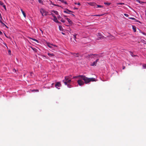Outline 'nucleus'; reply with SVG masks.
<instances>
[{
  "label": "nucleus",
  "mask_w": 146,
  "mask_h": 146,
  "mask_svg": "<svg viewBox=\"0 0 146 146\" xmlns=\"http://www.w3.org/2000/svg\"><path fill=\"white\" fill-rule=\"evenodd\" d=\"M74 78H78L82 79L86 84H88L91 81V78H88L84 75H79L73 77Z\"/></svg>",
  "instance_id": "nucleus-1"
},
{
  "label": "nucleus",
  "mask_w": 146,
  "mask_h": 146,
  "mask_svg": "<svg viewBox=\"0 0 146 146\" xmlns=\"http://www.w3.org/2000/svg\"><path fill=\"white\" fill-rule=\"evenodd\" d=\"M71 76H67L65 77L64 79L63 80V82L65 85H67V84H70L71 82L70 77Z\"/></svg>",
  "instance_id": "nucleus-2"
},
{
  "label": "nucleus",
  "mask_w": 146,
  "mask_h": 146,
  "mask_svg": "<svg viewBox=\"0 0 146 146\" xmlns=\"http://www.w3.org/2000/svg\"><path fill=\"white\" fill-rule=\"evenodd\" d=\"M47 45L50 48H52V50H55L56 49L54 48V47H57V46L55 45L51 44L49 43H47Z\"/></svg>",
  "instance_id": "nucleus-3"
},
{
  "label": "nucleus",
  "mask_w": 146,
  "mask_h": 146,
  "mask_svg": "<svg viewBox=\"0 0 146 146\" xmlns=\"http://www.w3.org/2000/svg\"><path fill=\"white\" fill-rule=\"evenodd\" d=\"M40 12L42 16H46L47 15L48 12L44 9H41L40 10Z\"/></svg>",
  "instance_id": "nucleus-4"
},
{
  "label": "nucleus",
  "mask_w": 146,
  "mask_h": 146,
  "mask_svg": "<svg viewBox=\"0 0 146 146\" xmlns=\"http://www.w3.org/2000/svg\"><path fill=\"white\" fill-rule=\"evenodd\" d=\"M79 79L77 81V82L78 84L80 86H82L84 85V83H85V82H84L83 81H82V79Z\"/></svg>",
  "instance_id": "nucleus-5"
},
{
  "label": "nucleus",
  "mask_w": 146,
  "mask_h": 146,
  "mask_svg": "<svg viewBox=\"0 0 146 146\" xmlns=\"http://www.w3.org/2000/svg\"><path fill=\"white\" fill-rule=\"evenodd\" d=\"M99 60V59L98 58L97 59L96 61L93 62L92 63V66H96L97 62Z\"/></svg>",
  "instance_id": "nucleus-6"
},
{
  "label": "nucleus",
  "mask_w": 146,
  "mask_h": 146,
  "mask_svg": "<svg viewBox=\"0 0 146 146\" xmlns=\"http://www.w3.org/2000/svg\"><path fill=\"white\" fill-rule=\"evenodd\" d=\"M97 36H98L100 37V38H105L104 36L102 34L100 33H98Z\"/></svg>",
  "instance_id": "nucleus-7"
},
{
  "label": "nucleus",
  "mask_w": 146,
  "mask_h": 146,
  "mask_svg": "<svg viewBox=\"0 0 146 146\" xmlns=\"http://www.w3.org/2000/svg\"><path fill=\"white\" fill-rule=\"evenodd\" d=\"M61 85L60 82H58L55 84V86L56 88H57V87H60Z\"/></svg>",
  "instance_id": "nucleus-8"
},
{
  "label": "nucleus",
  "mask_w": 146,
  "mask_h": 146,
  "mask_svg": "<svg viewBox=\"0 0 146 146\" xmlns=\"http://www.w3.org/2000/svg\"><path fill=\"white\" fill-rule=\"evenodd\" d=\"M99 56H100L98 54H92V58H98Z\"/></svg>",
  "instance_id": "nucleus-9"
},
{
  "label": "nucleus",
  "mask_w": 146,
  "mask_h": 146,
  "mask_svg": "<svg viewBox=\"0 0 146 146\" xmlns=\"http://www.w3.org/2000/svg\"><path fill=\"white\" fill-rule=\"evenodd\" d=\"M64 12L68 13V14H70V13H73V12L69 10L68 9H66V10L65 11H64Z\"/></svg>",
  "instance_id": "nucleus-10"
},
{
  "label": "nucleus",
  "mask_w": 146,
  "mask_h": 146,
  "mask_svg": "<svg viewBox=\"0 0 146 146\" xmlns=\"http://www.w3.org/2000/svg\"><path fill=\"white\" fill-rule=\"evenodd\" d=\"M94 7H95V8H103V6H102V5H96L94 6Z\"/></svg>",
  "instance_id": "nucleus-11"
},
{
  "label": "nucleus",
  "mask_w": 146,
  "mask_h": 146,
  "mask_svg": "<svg viewBox=\"0 0 146 146\" xmlns=\"http://www.w3.org/2000/svg\"><path fill=\"white\" fill-rule=\"evenodd\" d=\"M135 1L136 3V2L138 3H140V4H141L142 5L143 4V3H146V2H145L142 1Z\"/></svg>",
  "instance_id": "nucleus-12"
},
{
  "label": "nucleus",
  "mask_w": 146,
  "mask_h": 146,
  "mask_svg": "<svg viewBox=\"0 0 146 146\" xmlns=\"http://www.w3.org/2000/svg\"><path fill=\"white\" fill-rule=\"evenodd\" d=\"M48 55L50 57H52L54 56V54L53 53H47Z\"/></svg>",
  "instance_id": "nucleus-13"
},
{
  "label": "nucleus",
  "mask_w": 146,
  "mask_h": 146,
  "mask_svg": "<svg viewBox=\"0 0 146 146\" xmlns=\"http://www.w3.org/2000/svg\"><path fill=\"white\" fill-rule=\"evenodd\" d=\"M54 17V18L53 19V20L56 23H58V21L57 18L55 16H53Z\"/></svg>",
  "instance_id": "nucleus-14"
},
{
  "label": "nucleus",
  "mask_w": 146,
  "mask_h": 146,
  "mask_svg": "<svg viewBox=\"0 0 146 146\" xmlns=\"http://www.w3.org/2000/svg\"><path fill=\"white\" fill-rule=\"evenodd\" d=\"M66 19L70 24H72V21L69 19L66 18Z\"/></svg>",
  "instance_id": "nucleus-15"
},
{
  "label": "nucleus",
  "mask_w": 146,
  "mask_h": 146,
  "mask_svg": "<svg viewBox=\"0 0 146 146\" xmlns=\"http://www.w3.org/2000/svg\"><path fill=\"white\" fill-rule=\"evenodd\" d=\"M21 11L22 12V14H23V15L24 17H26V14H25V12L22 9H21Z\"/></svg>",
  "instance_id": "nucleus-16"
},
{
  "label": "nucleus",
  "mask_w": 146,
  "mask_h": 146,
  "mask_svg": "<svg viewBox=\"0 0 146 146\" xmlns=\"http://www.w3.org/2000/svg\"><path fill=\"white\" fill-rule=\"evenodd\" d=\"M129 18L130 19H132V20H135V21H137V22H139V23H140V22L138 20H137L135 19V18H133V17H129Z\"/></svg>",
  "instance_id": "nucleus-17"
},
{
  "label": "nucleus",
  "mask_w": 146,
  "mask_h": 146,
  "mask_svg": "<svg viewBox=\"0 0 146 146\" xmlns=\"http://www.w3.org/2000/svg\"><path fill=\"white\" fill-rule=\"evenodd\" d=\"M104 4L106 5L109 6L111 4V3L109 2H105L104 3Z\"/></svg>",
  "instance_id": "nucleus-18"
},
{
  "label": "nucleus",
  "mask_w": 146,
  "mask_h": 146,
  "mask_svg": "<svg viewBox=\"0 0 146 146\" xmlns=\"http://www.w3.org/2000/svg\"><path fill=\"white\" fill-rule=\"evenodd\" d=\"M133 29L134 32H135L136 31V27L135 26H133L132 27Z\"/></svg>",
  "instance_id": "nucleus-19"
},
{
  "label": "nucleus",
  "mask_w": 146,
  "mask_h": 146,
  "mask_svg": "<svg viewBox=\"0 0 146 146\" xmlns=\"http://www.w3.org/2000/svg\"><path fill=\"white\" fill-rule=\"evenodd\" d=\"M52 12H53L56 15H58V12L57 11L53 10L52 11Z\"/></svg>",
  "instance_id": "nucleus-20"
},
{
  "label": "nucleus",
  "mask_w": 146,
  "mask_h": 146,
  "mask_svg": "<svg viewBox=\"0 0 146 146\" xmlns=\"http://www.w3.org/2000/svg\"><path fill=\"white\" fill-rule=\"evenodd\" d=\"M30 38L31 39L33 40L36 42L38 43L39 42L38 40H37L35 38Z\"/></svg>",
  "instance_id": "nucleus-21"
},
{
  "label": "nucleus",
  "mask_w": 146,
  "mask_h": 146,
  "mask_svg": "<svg viewBox=\"0 0 146 146\" xmlns=\"http://www.w3.org/2000/svg\"><path fill=\"white\" fill-rule=\"evenodd\" d=\"M129 52L130 53L131 55V56H132L133 57L136 56V55H133V53L132 52L130 51Z\"/></svg>",
  "instance_id": "nucleus-22"
},
{
  "label": "nucleus",
  "mask_w": 146,
  "mask_h": 146,
  "mask_svg": "<svg viewBox=\"0 0 146 146\" xmlns=\"http://www.w3.org/2000/svg\"><path fill=\"white\" fill-rule=\"evenodd\" d=\"M77 55H76L75 56V57H78L79 56L82 57L83 56V55L82 54L81 55L80 54H79Z\"/></svg>",
  "instance_id": "nucleus-23"
},
{
  "label": "nucleus",
  "mask_w": 146,
  "mask_h": 146,
  "mask_svg": "<svg viewBox=\"0 0 146 146\" xmlns=\"http://www.w3.org/2000/svg\"><path fill=\"white\" fill-rule=\"evenodd\" d=\"M141 42L145 44H146V42L144 40L142 39L141 40Z\"/></svg>",
  "instance_id": "nucleus-24"
},
{
  "label": "nucleus",
  "mask_w": 146,
  "mask_h": 146,
  "mask_svg": "<svg viewBox=\"0 0 146 146\" xmlns=\"http://www.w3.org/2000/svg\"><path fill=\"white\" fill-rule=\"evenodd\" d=\"M97 80L95 78H92V82L96 81Z\"/></svg>",
  "instance_id": "nucleus-25"
},
{
  "label": "nucleus",
  "mask_w": 146,
  "mask_h": 146,
  "mask_svg": "<svg viewBox=\"0 0 146 146\" xmlns=\"http://www.w3.org/2000/svg\"><path fill=\"white\" fill-rule=\"evenodd\" d=\"M67 85L68 87L69 88H71L72 87L71 85L70 84H67V85Z\"/></svg>",
  "instance_id": "nucleus-26"
},
{
  "label": "nucleus",
  "mask_w": 146,
  "mask_h": 146,
  "mask_svg": "<svg viewBox=\"0 0 146 146\" xmlns=\"http://www.w3.org/2000/svg\"><path fill=\"white\" fill-rule=\"evenodd\" d=\"M63 3H64L65 4H67V3L66 1H61Z\"/></svg>",
  "instance_id": "nucleus-27"
},
{
  "label": "nucleus",
  "mask_w": 146,
  "mask_h": 146,
  "mask_svg": "<svg viewBox=\"0 0 146 146\" xmlns=\"http://www.w3.org/2000/svg\"><path fill=\"white\" fill-rule=\"evenodd\" d=\"M143 68L146 69V64H144L143 65Z\"/></svg>",
  "instance_id": "nucleus-28"
},
{
  "label": "nucleus",
  "mask_w": 146,
  "mask_h": 146,
  "mask_svg": "<svg viewBox=\"0 0 146 146\" xmlns=\"http://www.w3.org/2000/svg\"><path fill=\"white\" fill-rule=\"evenodd\" d=\"M0 22L2 24V25H3L6 26L2 22L1 19H0Z\"/></svg>",
  "instance_id": "nucleus-29"
},
{
  "label": "nucleus",
  "mask_w": 146,
  "mask_h": 146,
  "mask_svg": "<svg viewBox=\"0 0 146 146\" xmlns=\"http://www.w3.org/2000/svg\"><path fill=\"white\" fill-rule=\"evenodd\" d=\"M117 5H124V3H117Z\"/></svg>",
  "instance_id": "nucleus-30"
},
{
  "label": "nucleus",
  "mask_w": 146,
  "mask_h": 146,
  "mask_svg": "<svg viewBox=\"0 0 146 146\" xmlns=\"http://www.w3.org/2000/svg\"><path fill=\"white\" fill-rule=\"evenodd\" d=\"M72 54L73 55V56H75L76 55H78V54H79V53H77L76 54H75V53H72Z\"/></svg>",
  "instance_id": "nucleus-31"
},
{
  "label": "nucleus",
  "mask_w": 146,
  "mask_h": 146,
  "mask_svg": "<svg viewBox=\"0 0 146 146\" xmlns=\"http://www.w3.org/2000/svg\"><path fill=\"white\" fill-rule=\"evenodd\" d=\"M103 38H100V37L98 36V37L97 39L98 40H101Z\"/></svg>",
  "instance_id": "nucleus-32"
},
{
  "label": "nucleus",
  "mask_w": 146,
  "mask_h": 146,
  "mask_svg": "<svg viewBox=\"0 0 146 146\" xmlns=\"http://www.w3.org/2000/svg\"><path fill=\"white\" fill-rule=\"evenodd\" d=\"M32 91L33 92L35 91V92H39V90H32Z\"/></svg>",
  "instance_id": "nucleus-33"
},
{
  "label": "nucleus",
  "mask_w": 146,
  "mask_h": 146,
  "mask_svg": "<svg viewBox=\"0 0 146 146\" xmlns=\"http://www.w3.org/2000/svg\"><path fill=\"white\" fill-rule=\"evenodd\" d=\"M59 29H60V30H62V26H59Z\"/></svg>",
  "instance_id": "nucleus-34"
},
{
  "label": "nucleus",
  "mask_w": 146,
  "mask_h": 146,
  "mask_svg": "<svg viewBox=\"0 0 146 146\" xmlns=\"http://www.w3.org/2000/svg\"><path fill=\"white\" fill-rule=\"evenodd\" d=\"M31 48L34 51H36V49L35 48H33L32 47H31Z\"/></svg>",
  "instance_id": "nucleus-35"
},
{
  "label": "nucleus",
  "mask_w": 146,
  "mask_h": 146,
  "mask_svg": "<svg viewBox=\"0 0 146 146\" xmlns=\"http://www.w3.org/2000/svg\"><path fill=\"white\" fill-rule=\"evenodd\" d=\"M3 7H4L5 10H6V6L5 5H3Z\"/></svg>",
  "instance_id": "nucleus-36"
},
{
  "label": "nucleus",
  "mask_w": 146,
  "mask_h": 146,
  "mask_svg": "<svg viewBox=\"0 0 146 146\" xmlns=\"http://www.w3.org/2000/svg\"><path fill=\"white\" fill-rule=\"evenodd\" d=\"M38 2L39 3L43 4V1H38Z\"/></svg>",
  "instance_id": "nucleus-37"
},
{
  "label": "nucleus",
  "mask_w": 146,
  "mask_h": 146,
  "mask_svg": "<svg viewBox=\"0 0 146 146\" xmlns=\"http://www.w3.org/2000/svg\"><path fill=\"white\" fill-rule=\"evenodd\" d=\"M8 52L9 54L10 55L11 54V51L10 50H8Z\"/></svg>",
  "instance_id": "nucleus-38"
},
{
  "label": "nucleus",
  "mask_w": 146,
  "mask_h": 146,
  "mask_svg": "<svg viewBox=\"0 0 146 146\" xmlns=\"http://www.w3.org/2000/svg\"><path fill=\"white\" fill-rule=\"evenodd\" d=\"M0 4L1 5H3V3L2 2L0 1Z\"/></svg>",
  "instance_id": "nucleus-39"
},
{
  "label": "nucleus",
  "mask_w": 146,
  "mask_h": 146,
  "mask_svg": "<svg viewBox=\"0 0 146 146\" xmlns=\"http://www.w3.org/2000/svg\"><path fill=\"white\" fill-rule=\"evenodd\" d=\"M76 35H77L76 34H75V35H73V36H74V39H75L76 38Z\"/></svg>",
  "instance_id": "nucleus-40"
},
{
  "label": "nucleus",
  "mask_w": 146,
  "mask_h": 146,
  "mask_svg": "<svg viewBox=\"0 0 146 146\" xmlns=\"http://www.w3.org/2000/svg\"><path fill=\"white\" fill-rule=\"evenodd\" d=\"M61 21L63 23H64L65 22V21L62 19L61 20Z\"/></svg>",
  "instance_id": "nucleus-41"
},
{
  "label": "nucleus",
  "mask_w": 146,
  "mask_h": 146,
  "mask_svg": "<svg viewBox=\"0 0 146 146\" xmlns=\"http://www.w3.org/2000/svg\"><path fill=\"white\" fill-rule=\"evenodd\" d=\"M0 19L1 20L2 19V16H1V14L0 13Z\"/></svg>",
  "instance_id": "nucleus-42"
},
{
  "label": "nucleus",
  "mask_w": 146,
  "mask_h": 146,
  "mask_svg": "<svg viewBox=\"0 0 146 146\" xmlns=\"http://www.w3.org/2000/svg\"><path fill=\"white\" fill-rule=\"evenodd\" d=\"M124 15L126 17H128V14H124Z\"/></svg>",
  "instance_id": "nucleus-43"
},
{
  "label": "nucleus",
  "mask_w": 146,
  "mask_h": 146,
  "mask_svg": "<svg viewBox=\"0 0 146 146\" xmlns=\"http://www.w3.org/2000/svg\"><path fill=\"white\" fill-rule=\"evenodd\" d=\"M91 56V55L88 54V56H87V57H90Z\"/></svg>",
  "instance_id": "nucleus-44"
},
{
  "label": "nucleus",
  "mask_w": 146,
  "mask_h": 146,
  "mask_svg": "<svg viewBox=\"0 0 146 146\" xmlns=\"http://www.w3.org/2000/svg\"><path fill=\"white\" fill-rule=\"evenodd\" d=\"M143 35H146V34L144 32H142L141 33Z\"/></svg>",
  "instance_id": "nucleus-45"
},
{
  "label": "nucleus",
  "mask_w": 146,
  "mask_h": 146,
  "mask_svg": "<svg viewBox=\"0 0 146 146\" xmlns=\"http://www.w3.org/2000/svg\"><path fill=\"white\" fill-rule=\"evenodd\" d=\"M3 34V33L2 32L0 31V35H2Z\"/></svg>",
  "instance_id": "nucleus-46"
},
{
  "label": "nucleus",
  "mask_w": 146,
  "mask_h": 146,
  "mask_svg": "<svg viewBox=\"0 0 146 146\" xmlns=\"http://www.w3.org/2000/svg\"><path fill=\"white\" fill-rule=\"evenodd\" d=\"M13 71H14H14H15V72H16V69H14L13 70Z\"/></svg>",
  "instance_id": "nucleus-47"
},
{
  "label": "nucleus",
  "mask_w": 146,
  "mask_h": 146,
  "mask_svg": "<svg viewBox=\"0 0 146 146\" xmlns=\"http://www.w3.org/2000/svg\"><path fill=\"white\" fill-rule=\"evenodd\" d=\"M125 68V67L124 66H123V69H124Z\"/></svg>",
  "instance_id": "nucleus-48"
},
{
  "label": "nucleus",
  "mask_w": 146,
  "mask_h": 146,
  "mask_svg": "<svg viewBox=\"0 0 146 146\" xmlns=\"http://www.w3.org/2000/svg\"><path fill=\"white\" fill-rule=\"evenodd\" d=\"M80 3H77V5H80Z\"/></svg>",
  "instance_id": "nucleus-49"
},
{
  "label": "nucleus",
  "mask_w": 146,
  "mask_h": 146,
  "mask_svg": "<svg viewBox=\"0 0 146 146\" xmlns=\"http://www.w3.org/2000/svg\"><path fill=\"white\" fill-rule=\"evenodd\" d=\"M78 9V8H76L75 7H74V9Z\"/></svg>",
  "instance_id": "nucleus-50"
},
{
  "label": "nucleus",
  "mask_w": 146,
  "mask_h": 146,
  "mask_svg": "<svg viewBox=\"0 0 146 146\" xmlns=\"http://www.w3.org/2000/svg\"><path fill=\"white\" fill-rule=\"evenodd\" d=\"M71 14L72 16H73L74 17L75 16V15L73 14Z\"/></svg>",
  "instance_id": "nucleus-51"
},
{
  "label": "nucleus",
  "mask_w": 146,
  "mask_h": 146,
  "mask_svg": "<svg viewBox=\"0 0 146 146\" xmlns=\"http://www.w3.org/2000/svg\"><path fill=\"white\" fill-rule=\"evenodd\" d=\"M50 3H52L53 5H56L53 4L51 1H50Z\"/></svg>",
  "instance_id": "nucleus-52"
},
{
  "label": "nucleus",
  "mask_w": 146,
  "mask_h": 146,
  "mask_svg": "<svg viewBox=\"0 0 146 146\" xmlns=\"http://www.w3.org/2000/svg\"><path fill=\"white\" fill-rule=\"evenodd\" d=\"M62 34H63V35H65V33H63L62 32Z\"/></svg>",
  "instance_id": "nucleus-53"
},
{
  "label": "nucleus",
  "mask_w": 146,
  "mask_h": 146,
  "mask_svg": "<svg viewBox=\"0 0 146 146\" xmlns=\"http://www.w3.org/2000/svg\"><path fill=\"white\" fill-rule=\"evenodd\" d=\"M32 74H33V73H30V75L31 76Z\"/></svg>",
  "instance_id": "nucleus-54"
},
{
  "label": "nucleus",
  "mask_w": 146,
  "mask_h": 146,
  "mask_svg": "<svg viewBox=\"0 0 146 146\" xmlns=\"http://www.w3.org/2000/svg\"><path fill=\"white\" fill-rule=\"evenodd\" d=\"M145 15L146 16V10L145 11Z\"/></svg>",
  "instance_id": "nucleus-55"
},
{
  "label": "nucleus",
  "mask_w": 146,
  "mask_h": 146,
  "mask_svg": "<svg viewBox=\"0 0 146 146\" xmlns=\"http://www.w3.org/2000/svg\"><path fill=\"white\" fill-rule=\"evenodd\" d=\"M96 16H100V15H96Z\"/></svg>",
  "instance_id": "nucleus-56"
},
{
  "label": "nucleus",
  "mask_w": 146,
  "mask_h": 146,
  "mask_svg": "<svg viewBox=\"0 0 146 146\" xmlns=\"http://www.w3.org/2000/svg\"><path fill=\"white\" fill-rule=\"evenodd\" d=\"M6 37L7 38H9V37H8V36H6Z\"/></svg>",
  "instance_id": "nucleus-57"
},
{
  "label": "nucleus",
  "mask_w": 146,
  "mask_h": 146,
  "mask_svg": "<svg viewBox=\"0 0 146 146\" xmlns=\"http://www.w3.org/2000/svg\"><path fill=\"white\" fill-rule=\"evenodd\" d=\"M6 37L7 38H9V37H8V36H6Z\"/></svg>",
  "instance_id": "nucleus-58"
},
{
  "label": "nucleus",
  "mask_w": 146,
  "mask_h": 146,
  "mask_svg": "<svg viewBox=\"0 0 146 146\" xmlns=\"http://www.w3.org/2000/svg\"><path fill=\"white\" fill-rule=\"evenodd\" d=\"M6 37L7 38H9V37H8V36H6Z\"/></svg>",
  "instance_id": "nucleus-59"
},
{
  "label": "nucleus",
  "mask_w": 146,
  "mask_h": 146,
  "mask_svg": "<svg viewBox=\"0 0 146 146\" xmlns=\"http://www.w3.org/2000/svg\"><path fill=\"white\" fill-rule=\"evenodd\" d=\"M92 6L93 5V4H92Z\"/></svg>",
  "instance_id": "nucleus-60"
},
{
  "label": "nucleus",
  "mask_w": 146,
  "mask_h": 146,
  "mask_svg": "<svg viewBox=\"0 0 146 146\" xmlns=\"http://www.w3.org/2000/svg\"><path fill=\"white\" fill-rule=\"evenodd\" d=\"M5 26L7 28H8V27H7L6 25V26Z\"/></svg>",
  "instance_id": "nucleus-61"
},
{
  "label": "nucleus",
  "mask_w": 146,
  "mask_h": 146,
  "mask_svg": "<svg viewBox=\"0 0 146 146\" xmlns=\"http://www.w3.org/2000/svg\"><path fill=\"white\" fill-rule=\"evenodd\" d=\"M5 36H6V34H5Z\"/></svg>",
  "instance_id": "nucleus-62"
}]
</instances>
